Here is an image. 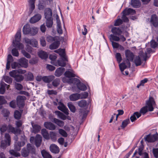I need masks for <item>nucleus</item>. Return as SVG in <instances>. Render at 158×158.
Segmentation results:
<instances>
[{"label":"nucleus","instance_id":"1","mask_svg":"<svg viewBox=\"0 0 158 158\" xmlns=\"http://www.w3.org/2000/svg\"><path fill=\"white\" fill-rule=\"evenodd\" d=\"M156 105V103L153 98L151 97L149 100L146 102V105L142 108L140 111V113L145 114L148 111H153L154 108L153 106Z\"/></svg>","mask_w":158,"mask_h":158},{"label":"nucleus","instance_id":"2","mask_svg":"<svg viewBox=\"0 0 158 158\" xmlns=\"http://www.w3.org/2000/svg\"><path fill=\"white\" fill-rule=\"evenodd\" d=\"M111 31L113 34H111L110 36V40L116 41H119L120 38L118 36H120L122 34V30L118 27H113L111 29Z\"/></svg>","mask_w":158,"mask_h":158},{"label":"nucleus","instance_id":"3","mask_svg":"<svg viewBox=\"0 0 158 158\" xmlns=\"http://www.w3.org/2000/svg\"><path fill=\"white\" fill-rule=\"evenodd\" d=\"M31 152L32 154L35 153V149L30 143H28L27 145V148H23L21 154L23 156L26 157L27 156L29 153Z\"/></svg>","mask_w":158,"mask_h":158},{"label":"nucleus","instance_id":"4","mask_svg":"<svg viewBox=\"0 0 158 158\" xmlns=\"http://www.w3.org/2000/svg\"><path fill=\"white\" fill-rule=\"evenodd\" d=\"M76 76L75 72L72 69H70V84L77 85L80 83V81L77 78H74Z\"/></svg>","mask_w":158,"mask_h":158},{"label":"nucleus","instance_id":"5","mask_svg":"<svg viewBox=\"0 0 158 158\" xmlns=\"http://www.w3.org/2000/svg\"><path fill=\"white\" fill-rule=\"evenodd\" d=\"M125 54L127 60L126 63L129 68L131 66L130 61H132L134 58V55L133 53L129 50H126L125 52Z\"/></svg>","mask_w":158,"mask_h":158},{"label":"nucleus","instance_id":"6","mask_svg":"<svg viewBox=\"0 0 158 158\" xmlns=\"http://www.w3.org/2000/svg\"><path fill=\"white\" fill-rule=\"evenodd\" d=\"M77 133L76 126L74 124H71L70 126V138L72 141L74 139Z\"/></svg>","mask_w":158,"mask_h":158},{"label":"nucleus","instance_id":"7","mask_svg":"<svg viewBox=\"0 0 158 158\" xmlns=\"http://www.w3.org/2000/svg\"><path fill=\"white\" fill-rule=\"evenodd\" d=\"M26 97L24 96H18L16 98V104L20 108H23L25 105Z\"/></svg>","mask_w":158,"mask_h":158},{"label":"nucleus","instance_id":"8","mask_svg":"<svg viewBox=\"0 0 158 158\" xmlns=\"http://www.w3.org/2000/svg\"><path fill=\"white\" fill-rule=\"evenodd\" d=\"M8 128L9 131L15 134H21L22 130L20 128H15L10 124L8 125Z\"/></svg>","mask_w":158,"mask_h":158},{"label":"nucleus","instance_id":"9","mask_svg":"<svg viewBox=\"0 0 158 158\" xmlns=\"http://www.w3.org/2000/svg\"><path fill=\"white\" fill-rule=\"evenodd\" d=\"M24 40L26 43L31 45L33 47H36L37 46L38 42L35 39H29L25 38Z\"/></svg>","mask_w":158,"mask_h":158},{"label":"nucleus","instance_id":"10","mask_svg":"<svg viewBox=\"0 0 158 158\" xmlns=\"http://www.w3.org/2000/svg\"><path fill=\"white\" fill-rule=\"evenodd\" d=\"M59 106L57 107L58 109L63 112L66 115L69 114L68 109L64 104L61 102L58 103Z\"/></svg>","mask_w":158,"mask_h":158},{"label":"nucleus","instance_id":"11","mask_svg":"<svg viewBox=\"0 0 158 158\" xmlns=\"http://www.w3.org/2000/svg\"><path fill=\"white\" fill-rule=\"evenodd\" d=\"M19 64L21 67L26 68L28 66V60L24 58H21L18 60Z\"/></svg>","mask_w":158,"mask_h":158},{"label":"nucleus","instance_id":"12","mask_svg":"<svg viewBox=\"0 0 158 158\" xmlns=\"http://www.w3.org/2000/svg\"><path fill=\"white\" fill-rule=\"evenodd\" d=\"M68 61L67 58H65V60H64L62 58H60L59 60H57L54 64V65L56 66H65L66 65V61Z\"/></svg>","mask_w":158,"mask_h":158},{"label":"nucleus","instance_id":"13","mask_svg":"<svg viewBox=\"0 0 158 158\" xmlns=\"http://www.w3.org/2000/svg\"><path fill=\"white\" fill-rule=\"evenodd\" d=\"M55 52L58 53L61 58L63 60H65V58H67L65 53V49H59L55 51Z\"/></svg>","mask_w":158,"mask_h":158},{"label":"nucleus","instance_id":"14","mask_svg":"<svg viewBox=\"0 0 158 158\" xmlns=\"http://www.w3.org/2000/svg\"><path fill=\"white\" fill-rule=\"evenodd\" d=\"M52 10L49 8H46L44 10V15L46 19L52 18Z\"/></svg>","mask_w":158,"mask_h":158},{"label":"nucleus","instance_id":"15","mask_svg":"<svg viewBox=\"0 0 158 158\" xmlns=\"http://www.w3.org/2000/svg\"><path fill=\"white\" fill-rule=\"evenodd\" d=\"M41 18V15L39 14L35 15L32 17L30 20V22L31 23H35L39 21Z\"/></svg>","mask_w":158,"mask_h":158},{"label":"nucleus","instance_id":"16","mask_svg":"<svg viewBox=\"0 0 158 158\" xmlns=\"http://www.w3.org/2000/svg\"><path fill=\"white\" fill-rule=\"evenodd\" d=\"M50 150L51 152L54 153H58L60 152V149L56 145L52 144L50 146Z\"/></svg>","mask_w":158,"mask_h":158},{"label":"nucleus","instance_id":"17","mask_svg":"<svg viewBox=\"0 0 158 158\" xmlns=\"http://www.w3.org/2000/svg\"><path fill=\"white\" fill-rule=\"evenodd\" d=\"M150 21L154 27H156L158 26V19L156 15H152Z\"/></svg>","mask_w":158,"mask_h":158},{"label":"nucleus","instance_id":"18","mask_svg":"<svg viewBox=\"0 0 158 158\" xmlns=\"http://www.w3.org/2000/svg\"><path fill=\"white\" fill-rule=\"evenodd\" d=\"M44 125L45 128L49 130H53L56 128L55 125L50 122H45Z\"/></svg>","mask_w":158,"mask_h":158},{"label":"nucleus","instance_id":"19","mask_svg":"<svg viewBox=\"0 0 158 158\" xmlns=\"http://www.w3.org/2000/svg\"><path fill=\"white\" fill-rule=\"evenodd\" d=\"M65 71V68L63 67H60L56 70L55 75L57 77H60L61 76Z\"/></svg>","mask_w":158,"mask_h":158},{"label":"nucleus","instance_id":"20","mask_svg":"<svg viewBox=\"0 0 158 158\" xmlns=\"http://www.w3.org/2000/svg\"><path fill=\"white\" fill-rule=\"evenodd\" d=\"M42 141V137L39 135H37L35 138V143L37 148L39 147L41 145Z\"/></svg>","mask_w":158,"mask_h":158},{"label":"nucleus","instance_id":"21","mask_svg":"<svg viewBox=\"0 0 158 158\" xmlns=\"http://www.w3.org/2000/svg\"><path fill=\"white\" fill-rule=\"evenodd\" d=\"M54 77V76L53 75L44 76L43 81L45 83H49L53 80Z\"/></svg>","mask_w":158,"mask_h":158},{"label":"nucleus","instance_id":"22","mask_svg":"<svg viewBox=\"0 0 158 158\" xmlns=\"http://www.w3.org/2000/svg\"><path fill=\"white\" fill-rule=\"evenodd\" d=\"M131 4L135 8H138L141 5V3L139 0H131Z\"/></svg>","mask_w":158,"mask_h":158},{"label":"nucleus","instance_id":"23","mask_svg":"<svg viewBox=\"0 0 158 158\" xmlns=\"http://www.w3.org/2000/svg\"><path fill=\"white\" fill-rule=\"evenodd\" d=\"M39 57L43 59H46L48 57V54L46 52L41 50L38 53Z\"/></svg>","mask_w":158,"mask_h":158},{"label":"nucleus","instance_id":"24","mask_svg":"<svg viewBox=\"0 0 158 158\" xmlns=\"http://www.w3.org/2000/svg\"><path fill=\"white\" fill-rule=\"evenodd\" d=\"M31 28L27 25H25L23 28V32L25 35L30 34Z\"/></svg>","mask_w":158,"mask_h":158},{"label":"nucleus","instance_id":"25","mask_svg":"<svg viewBox=\"0 0 158 158\" xmlns=\"http://www.w3.org/2000/svg\"><path fill=\"white\" fill-rule=\"evenodd\" d=\"M123 14H124L126 15H134L135 13V10L132 9L128 8L126 9L124 11H123Z\"/></svg>","mask_w":158,"mask_h":158},{"label":"nucleus","instance_id":"26","mask_svg":"<svg viewBox=\"0 0 158 158\" xmlns=\"http://www.w3.org/2000/svg\"><path fill=\"white\" fill-rule=\"evenodd\" d=\"M20 42H13L14 46L17 48L19 50L23 49L24 47L23 44L20 43Z\"/></svg>","mask_w":158,"mask_h":158},{"label":"nucleus","instance_id":"27","mask_svg":"<svg viewBox=\"0 0 158 158\" xmlns=\"http://www.w3.org/2000/svg\"><path fill=\"white\" fill-rule=\"evenodd\" d=\"M60 42L58 41H55L49 47L51 49H54L57 48L59 46Z\"/></svg>","mask_w":158,"mask_h":158},{"label":"nucleus","instance_id":"28","mask_svg":"<svg viewBox=\"0 0 158 158\" xmlns=\"http://www.w3.org/2000/svg\"><path fill=\"white\" fill-rule=\"evenodd\" d=\"M141 116V114L139 112H135L133 115L131 116L130 119L131 121L133 122L136 119V116L137 118H139Z\"/></svg>","mask_w":158,"mask_h":158},{"label":"nucleus","instance_id":"29","mask_svg":"<svg viewBox=\"0 0 158 158\" xmlns=\"http://www.w3.org/2000/svg\"><path fill=\"white\" fill-rule=\"evenodd\" d=\"M41 134L43 137L46 139H49L48 133L45 129H43L41 131Z\"/></svg>","mask_w":158,"mask_h":158},{"label":"nucleus","instance_id":"30","mask_svg":"<svg viewBox=\"0 0 158 158\" xmlns=\"http://www.w3.org/2000/svg\"><path fill=\"white\" fill-rule=\"evenodd\" d=\"M55 113L57 116L58 118L63 120H65L66 118V116L60 111L56 110Z\"/></svg>","mask_w":158,"mask_h":158},{"label":"nucleus","instance_id":"31","mask_svg":"<svg viewBox=\"0 0 158 158\" xmlns=\"http://www.w3.org/2000/svg\"><path fill=\"white\" fill-rule=\"evenodd\" d=\"M80 99L79 94H74L70 95V100L71 101H76Z\"/></svg>","mask_w":158,"mask_h":158},{"label":"nucleus","instance_id":"32","mask_svg":"<svg viewBox=\"0 0 158 158\" xmlns=\"http://www.w3.org/2000/svg\"><path fill=\"white\" fill-rule=\"evenodd\" d=\"M41 153L44 158H52L51 155L44 150L41 151Z\"/></svg>","mask_w":158,"mask_h":158},{"label":"nucleus","instance_id":"33","mask_svg":"<svg viewBox=\"0 0 158 158\" xmlns=\"http://www.w3.org/2000/svg\"><path fill=\"white\" fill-rule=\"evenodd\" d=\"M8 127L7 125L5 124H4L0 126V131L1 135L3 133L6 132Z\"/></svg>","mask_w":158,"mask_h":158},{"label":"nucleus","instance_id":"34","mask_svg":"<svg viewBox=\"0 0 158 158\" xmlns=\"http://www.w3.org/2000/svg\"><path fill=\"white\" fill-rule=\"evenodd\" d=\"M19 73V72L18 70H15L10 71L9 74L10 77L14 78L15 79L18 74V73Z\"/></svg>","mask_w":158,"mask_h":158},{"label":"nucleus","instance_id":"35","mask_svg":"<svg viewBox=\"0 0 158 158\" xmlns=\"http://www.w3.org/2000/svg\"><path fill=\"white\" fill-rule=\"evenodd\" d=\"M126 63L127 65H126L125 63L124 62L120 63L119 64V67L122 72H123L124 70L127 67L129 68L127 64L126 63Z\"/></svg>","mask_w":158,"mask_h":158},{"label":"nucleus","instance_id":"36","mask_svg":"<svg viewBox=\"0 0 158 158\" xmlns=\"http://www.w3.org/2000/svg\"><path fill=\"white\" fill-rule=\"evenodd\" d=\"M78 88L81 90L85 91L86 89L87 88L86 86L84 84L81 83L80 81L77 86Z\"/></svg>","mask_w":158,"mask_h":158},{"label":"nucleus","instance_id":"37","mask_svg":"<svg viewBox=\"0 0 158 158\" xmlns=\"http://www.w3.org/2000/svg\"><path fill=\"white\" fill-rule=\"evenodd\" d=\"M134 62L136 66L140 65L141 64V61L140 57L139 56H135L134 60Z\"/></svg>","mask_w":158,"mask_h":158},{"label":"nucleus","instance_id":"38","mask_svg":"<svg viewBox=\"0 0 158 158\" xmlns=\"http://www.w3.org/2000/svg\"><path fill=\"white\" fill-rule=\"evenodd\" d=\"M53 122L58 126L60 127H62L64 125V123L63 121L55 118L53 119Z\"/></svg>","mask_w":158,"mask_h":158},{"label":"nucleus","instance_id":"39","mask_svg":"<svg viewBox=\"0 0 158 158\" xmlns=\"http://www.w3.org/2000/svg\"><path fill=\"white\" fill-rule=\"evenodd\" d=\"M53 23L52 18L46 19V25L48 27L50 28L52 27Z\"/></svg>","mask_w":158,"mask_h":158},{"label":"nucleus","instance_id":"40","mask_svg":"<svg viewBox=\"0 0 158 158\" xmlns=\"http://www.w3.org/2000/svg\"><path fill=\"white\" fill-rule=\"evenodd\" d=\"M21 33L20 31H18L15 35V40L13 42L20 41L21 40Z\"/></svg>","mask_w":158,"mask_h":158},{"label":"nucleus","instance_id":"41","mask_svg":"<svg viewBox=\"0 0 158 158\" xmlns=\"http://www.w3.org/2000/svg\"><path fill=\"white\" fill-rule=\"evenodd\" d=\"M139 56L143 59V60L146 61L147 57V53L145 52H144L143 50L140 51L139 53Z\"/></svg>","mask_w":158,"mask_h":158},{"label":"nucleus","instance_id":"42","mask_svg":"<svg viewBox=\"0 0 158 158\" xmlns=\"http://www.w3.org/2000/svg\"><path fill=\"white\" fill-rule=\"evenodd\" d=\"M33 128V131L35 133H37L40 131L41 127L40 126L37 124H35L32 126Z\"/></svg>","mask_w":158,"mask_h":158},{"label":"nucleus","instance_id":"43","mask_svg":"<svg viewBox=\"0 0 158 158\" xmlns=\"http://www.w3.org/2000/svg\"><path fill=\"white\" fill-rule=\"evenodd\" d=\"M24 79V77L23 75L18 74L15 79L17 82H20L23 80Z\"/></svg>","mask_w":158,"mask_h":158},{"label":"nucleus","instance_id":"44","mask_svg":"<svg viewBox=\"0 0 158 158\" xmlns=\"http://www.w3.org/2000/svg\"><path fill=\"white\" fill-rule=\"evenodd\" d=\"M14 116L16 119L19 120L21 118V114L19 111L16 110L15 111Z\"/></svg>","mask_w":158,"mask_h":158},{"label":"nucleus","instance_id":"45","mask_svg":"<svg viewBox=\"0 0 158 158\" xmlns=\"http://www.w3.org/2000/svg\"><path fill=\"white\" fill-rule=\"evenodd\" d=\"M49 58L52 60L51 63L53 64L56 61V59L57 58V56L55 54H50L49 55Z\"/></svg>","mask_w":158,"mask_h":158},{"label":"nucleus","instance_id":"46","mask_svg":"<svg viewBox=\"0 0 158 158\" xmlns=\"http://www.w3.org/2000/svg\"><path fill=\"white\" fill-rule=\"evenodd\" d=\"M86 105L87 102L85 100H81L78 102V105L80 107H84Z\"/></svg>","mask_w":158,"mask_h":158},{"label":"nucleus","instance_id":"47","mask_svg":"<svg viewBox=\"0 0 158 158\" xmlns=\"http://www.w3.org/2000/svg\"><path fill=\"white\" fill-rule=\"evenodd\" d=\"M79 115L82 119H83L86 116L85 111L84 110H81L79 111Z\"/></svg>","mask_w":158,"mask_h":158},{"label":"nucleus","instance_id":"48","mask_svg":"<svg viewBox=\"0 0 158 158\" xmlns=\"http://www.w3.org/2000/svg\"><path fill=\"white\" fill-rule=\"evenodd\" d=\"M148 81V79L147 78H145L144 79L141 80L140 81V83L137 85V87L138 88H139L140 86H143L144 84L145 83L147 82Z\"/></svg>","mask_w":158,"mask_h":158},{"label":"nucleus","instance_id":"49","mask_svg":"<svg viewBox=\"0 0 158 158\" xmlns=\"http://www.w3.org/2000/svg\"><path fill=\"white\" fill-rule=\"evenodd\" d=\"M130 122L129 119H127L124 120L122 123L121 127L123 128H124Z\"/></svg>","mask_w":158,"mask_h":158},{"label":"nucleus","instance_id":"50","mask_svg":"<svg viewBox=\"0 0 158 158\" xmlns=\"http://www.w3.org/2000/svg\"><path fill=\"white\" fill-rule=\"evenodd\" d=\"M4 80L6 82L9 84H10L12 82V79L10 77L7 76H5L4 77Z\"/></svg>","mask_w":158,"mask_h":158},{"label":"nucleus","instance_id":"51","mask_svg":"<svg viewBox=\"0 0 158 158\" xmlns=\"http://www.w3.org/2000/svg\"><path fill=\"white\" fill-rule=\"evenodd\" d=\"M12 55L15 56L17 57L19 56V53L18 50L16 48H14L11 51Z\"/></svg>","mask_w":158,"mask_h":158},{"label":"nucleus","instance_id":"52","mask_svg":"<svg viewBox=\"0 0 158 158\" xmlns=\"http://www.w3.org/2000/svg\"><path fill=\"white\" fill-rule=\"evenodd\" d=\"M60 82V79L58 78H56L53 81L52 84L54 86L57 87L59 85Z\"/></svg>","mask_w":158,"mask_h":158},{"label":"nucleus","instance_id":"53","mask_svg":"<svg viewBox=\"0 0 158 158\" xmlns=\"http://www.w3.org/2000/svg\"><path fill=\"white\" fill-rule=\"evenodd\" d=\"M79 94H80V98H86L88 96V93L86 92Z\"/></svg>","mask_w":158,"mask_h":158},{"label":"nucleus","instance_id":"54","mask_svg":"<svg viewBox=\"0 0 158 158\" xmlns=\"http://www.w3.org/2000/svg\"><path fill=\"white\" fill-rule=\"evenodd\" d=\"M38 32V29L37 28L34 27L31 29L30 35H35Z\"/></svg>","mask_w":158,"mask_h":158},{"label":"nucleus","instance_id":"55","mask_svg":"<svg viewBox=\"0 0 158 158\" xmlns=\"http://www.w3.org/2000/svg\"><path fill=\"white\" fill-rule=\"evenodd\" d=\"M9 152L11 155L14 156L15 157L20 156V154L19 153H18L13 150H10Z\"/></svg>","mask_w":158,"mask_h":158},{"label":"nucleus","instance_id":"56","mask_svg":"<svg viewBox=\"0 0 158 158\" xmlns=\"http://www.w3.org/2000/svg\"><path fill=\"white\" fill-rule=\"evenodd\" d=\"M115 57L118 62L119 63L122 60L121 54L119 53H117L115 55Z\"/></svg>","mask_w":158,"mask_h":158},{"label":"nucleus","instance_id":"57","mask_svg":"<svg viewBox=\"0 0 158 158\" xmlns=\"http://www.w3.org/2000/svg\"><path fill=\"white\" fill-rule=\"evenodd\" d=\"M47 41L49 43H52L55 40V38L51 36H48L46 38Z\"/></svg>","mask_w":158,"mask_h":158},{"label":"nucleus","instance_id":"58","mask_svg":"<svg viewBox=\"0 0 158 158\" xmlns=\"http://www.w3.org/2000/svg\"><path fill=\"white\" fill-rule=\"evenodd\" d=\"M6 91L5 87L4 86V84H1V87H0V94H4Z\"/></svg>","mask_w":158,"mask_h":158},{"label":"nucleus","instance_id":"59","mask_svg":"<svg viewBox=\"0 0 158 158\" xmlns=\"http://www.w3.org/2000/svg\"><path fill=\"white\" fill-rule=\"evenodd\" d=\"M145 140L148 142H154L152 135H147L146 137L145 138Z\"/></svg>","mask_w":158,"mask_h":158},{"label":"nucleus","instance_id":"60","mask_svg":"<svg viewBox=\"0 0 158 158\" xmlns=\"http://www.w3.org/2000/svg\"><path fill=\"white\" fill-rule=\"evenodd\" d=\"M59 133L64 137H66L67 136V134L64 130L60 129L59 130Z\"/></svg>","mask_w":158,"mask_h":158},{"label":"nucleus","instance_id":"61","mask_svg":"<svg viewBox=\"0 0 158 158\" xmlns=\"http://www.w3.org/2000/svg\"><path fill=\"white\" fill-rule=\"evenodd\" d=\"M23 122L22 120H19L15 122V125L16 127V128H19L23 125Z\"/></svg>","mask_w":158,"mask_h":158},{"label":"nucleus","instance_id":"62","mask_svg":"<svg viewBox=\"0 0 158 158\" xmlns=\"http://www.w3.org/2000/svg\"><path fill=\"white\" fill-rule=\"evenodd\" d=\"M17 144L18 146V151H19L20 150L21 147H23L24 145L25 144V142L24 141H21L20 142H18Z\"/></svg>","mask_w":158,"mask_h":158},{"label":"nucleus","instance_id":"63","mask_svg":"<svg viewBox=\"0 0 158 158\" xmlns=\"http://www.w3.org/2000/svg\"><path fill=\"white\" fill-rule=\"evenodd\" d=\"M3 116L5 117H7L9 116L10 114L9 111L7 109H4L2 112Z\"/></svg>","mask_w":158,"mask_h":158},{"label":"nucleus","instance_id":"64","mask_svg":"<svg viewBox=\"0 0 158 158\" xmlns=\"http://www.w3.org/2000/svg\"><path fill=\"white\" fill-rule=\"evenodd\" d=\"M9 106L13 108H15L16 107L15 100H13L11 101L9 103Z\"/></svg>","mask_w":158,"mask_h":158}]
</instances>
